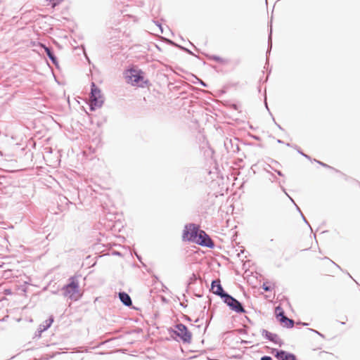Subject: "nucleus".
<instances>
[{"instance_id": "nucleus-1", "label": "nucleus", "mask_w": 360, "mask_h": 360, "mask_svg": "<svg viewBox=\"0 0 360 360\" xmlns=\"http://www.w3.org/2000/svg\"><path fill=\"white\" fill-rule=\"evenodd\" d=\"M182 239L184 241L195 243L203 247L213 248L214 243L210 236L203 230L200 229L198 225L190 223L184 226Z\"/></svg>"}, {"instance_id": "nucleus-2", "label": "nucleus", "mask_w": 360, "mask_h": 360, "mask_svg": "<svg viewBox=\"0 0 360 360\" xmlns=\"http://www.w3.org/2000/svg\"><path fill=\"white\" fill-rule=\"evenodd\" d=\"M68 281V283L61 288L62 295L71 300L77 301L82 297L79 281L75 276H71Z\"/></svg>"}, {"instance_id": "nucleus-3", "label": "nucleus", "mask_w": 360, "mask_h": 360, "mask_svg": "<svg viewBox=\"0 0 360 360\" xmlns=\"http://www.w3.org/2000/svg\"><path fill=\"white\" fill-rule=\"evenodd\" d=\"M175 328H169L168 333L173 339H176L174 336H177L183 342V343H191L192 339V333L188 330L187 326L183 323H177L174 326Z\"/></svg>"}, {"instance_id": "nucleus-4", "label": "nucleus", "mask_w": 360, "mask_h": 360, "mask_svg": "<svg viewBox=\"0 0 360 360\" xmlns=\"http://www.w3.org/2000/svg\"><path fill=\"white\" fill-rule=\"evenodd\" d=\"M89 100V109L91 111H95L97 108H101L104 103L101 89L94 82H92L91 84Z\"/></svg>"}, {"instance_id": "nucleus-5", "label": "nucleus", "mask_w": 360, "mask_h": 360, "mask_svg": "<svg viewBox=\"0 0 360 360\" xmlns=\"http://www.w3.org/2000/svg\"><path fill=\"white\" fill-rule=\"evenodd\" d=\"M223 302L229 307L231 311L238 314L245 313L246 311L243 304L231 295H228L223 300Z\"/></svg>"}, {"instance_id": "nucleus-6", "label": "nucleus", "mask_w": 360, "mask_h": 360, "mask_svg": "<svg viewBox=\"0 0 360 360\" xmlns=\"http://www.w3.org/2000/svg\"><path fill=\"white\" fill-rule=\"evenodd\" d=\"M211 290L214 294L220 297L222 300L229 295V293L224 290L220 281L217 279L212 281Z\"/></svg>"}, {"instance_id": "nucleus-7", "label": "nucleus", "mask_w": 360, "mask_h": 360, "mask_svg": "<svg viewBox=\"0 0 360 360\" xmlns=\"http://www.w3.org/2000/svg\"><path fill=\"white\" fill-rule=\"evenodd\" d=\"M271 353L278 360H297L294 354L283 349H273Z\"/></svg>"}, {"instance_id": "nucleus-8", "label": "nucleus", "mask_w": 360, "mask_h": 360, "mask_svg": "<svg viewBox=\"0 0 360 360\" xmlns=\"http://www.w3.org/2000/svg\"><path fill=\"white\" fill-rule=\"evenodd\" d=\"M280 310L278 313L276 314V319L281 323H284L285 326L288 328H291L294 326V321L291 319L287 317L285 314L284 311L281 308V307H276V311Z\"/></svg>"}, {"instance_id": "nucleus-9", "label": "nucleus", "mask_w": 360, "mask_h": 360, "mask_svg": "<svg viewBox=\"0 0 360 360\" xmlns=\"http://www.w3.org/2000/svg\"><path fill=\"white\" fill-rule=\"evenodd\" d=\"M261 333L263 337L276 345L281 346L283 343V341L279 338L278 335L276 333H272L266 329H262L261 330Z\"/></svg>"}, {"instance_id": "nucleus-10", "label": "nucleus", "mask_w": 360, "mask_h": 360, "mask_svg": "<svg viewBox=\"0 0 360 360\" xmlns=\"http://www.w3.org/2000/svg\"><path fill=\"white\" fill-rule=\"evenodd\" d=\"M40 46L44 50L48 58L54 64L56 67L58 66V61L57 57L55 56L53 50L52 48L46 46L44 44H40Z\"/></svg>"}, {"instance_id": "nucleus-11", "label": "nucleus", "mask_w": 360, "mask_h": 360, "mask_svg": "<svg viewBox=\"0 0 360 360\" xmlns=\"http://www.w3.org/2000/svg\"><path fill=\"white\" fill-rule=\"evenodd\" d=\"M130 79L133 78L132 82L138 84L143 79V72L141 70H130V75L128 76Z\"/></svg>"}, {"instance_id": "nucleus-12", "label": "nucleus", "mask_w": 360, "mask_h": 360, "mask_svg": "<svg viewBox=\"0 0 360 360\" xmlns=\"http://www.w3.org/2000/svg\"><path fill=\"white\" fill-rule=\"evenodd\" d=\"M119 298L122 303L126 307L132 305V301L130 296L125 292L122 291L119 292Z\"/></svg>"}, {"instance_id": "nucleus-13", "label": "nucleus", "mask_w": 360, "mask_h": 360, "mask_svg": "<svg viewBox=\"0 0 360 360\" xmlns=\"http://www.w3.org/2000/svg\"><path fill=\"white\" fill-rule=\"evenodd\" d=\"M54 321V318L53 316H51L48 319L44 321L41 324L39 325V333H42L48 328H49Z\"/></svg>"}, {"instance_id": "nucleus-14", "label": "nucleus", "mask_w": 360, "mask_h": 360, "mask_svg": "<svg viewBox=\"0 0 360 360\" xmlns=\"http://www.w3.org/2000/svg\"><path fill=\"white\" fill-rule=\"evenodd\" d=\"M206 56L210 59V60H212L214 61H216V62H218V63H221L223 62V59L218 56H215V55H206Z\"/></svg>"}, {"instance_id": "nucleus-15", "label": "nucleus", "mask_w": 360, "mask_h": 360, "mask_svg": "<svg viewBox=\"0 0 360 360\" xmlns=\"http://www.w3.org/2000/svg\"><path fill=\"white\" fill-rule=\"evenodd\" d=\"M314 160L315 162H316L318 164H319L320 165H321L322 167H323L328 168V169H333V170H335L336 172H340L339 170H338V169H335V168L332 167L331 166H330V165H327V164H326V163H324V162H321V161H319V160H316V159H314Z\"/></svg>"}, {"instance_id": "nucleus-16", "label": "nucleus", "mask_w": 360, "mask_h": 360, "mask_svg": "<svg viewBox=\"0 0 360 360\" xmlns=\"http://www.w3.org/2000/svg\"><path fill=\"white\" fill-rule=\"evenodd\" d=\"M293 148L297 150V151L298 152V153H300V155H302L303 157H304L305 158L309 160H311V158L310 156H309L308 155L304 153L301 150L300 148L297 146H294Z\"/></svg>"}, {"instance_id": "nucleus-17", "label": "nucleus", "mask_w": 360, "mask_h": 360, "mask_svg": "<svg viewBox=\"0 0 360 360\" xmlns=\"http://www.w3.org/2000/svg\"><path fill=\"white\" fill-rule=\"evenodd\" d=\"M271 33H272V30L271 29L270 33L269 34V38H268V50H267V52H266L267 54L270 53V50H271V49L272 47Z\"/></svg>"}, {"instance_id": "nucleus-18", "label": "nucleus", "mask_w": 360, "mask_h": 360, "mask_svg": "<svg viewBox=\"0 0 360 360\" xmlns=\"http://www.w3.org/2000/svg\"><path fill=\"white\" fill-rule=\"evenodd\" d=\"M197 279L198 278L196 275L195 274H193L188 281V287L191 285H193L197 281Z\"/></svg>"}, {"instance_id": "nucleus-19", "label": "nucleus", "mask_w": 360, "mask_h": 360, "mask_svg": "<svg viewBox=\"0 0 360 360\" xmlns=\"http://www.w3.org/2000/svg\"><path fill=\"white\" fill-rule=\"evenodd\" d=\"M262 289L265 292H270L271 291V286L268 283H264L262 285Z\"/></svg>"}, {"instance_id": "nucleus-20", "label": "nucleus", "mask_w": 360, "mask_h": 360, "mask_svg": "<svg viewBox=\"0 0 360 360\" xmlns=\"http://www.w3.org/2000/svg\"><path fill=\"white\" fill-rule=\"evenodd\" d=\"M179 47L184 50V51H186V53H189L190 55H192V56H195V54L189 49L185 48V47H183V46H179Z\"/></svg>"}, {"instance_id": "nucleus-21", "label": "nucleus", "mask_w": 360, "mask_h": 360, "mask_svg": "<svg viewBox=\"0 0 360 360\" xmlns=\"http://www.w3.org/2000/svg\"><path fill=\"white\" fill-rule=\"evenodd\" d=\"M300 215H301V217H302V218L303 221H304V223H305V224H307L309 226V227L310 228V229L312 231V229H311V227L310 224H309L308 221L307 220L306 217L304 216V214H302V212H301V214H300Z\"/></svg>"}, {"instance_id": "nucleus-22", "label": "nucleus", "mask_w": 360, "mask_h": 360, "mask_svg": "<svg viewBox=\"0 0 360 360\" xmlns=\"http://www.w3.org/2000/svg\"><path fill=\"white\" fill-rule=\"evenodd\" d=\"M155 23L159 27V29L160 30V32L163 33L162 27L161 23H160L158 21H155Z\"/></svg>"}, {"instance_id": "nucleus-23", "label": "nucleus", "mask_w": 360, "mask_h": 360, "mask_svg": "<svg viewBox=\"0 0 360 360\" xmlns=\"http://www.w3.org/2000/svg\"><path fill=\"white\" fill-rule=\"evenodd\" d=\"M260 360H273V359L270 356H263L261 357Z\"/></svg>"}, {"instance_id": "nucleus-24", "label": "nucleus", "mask_w": 360, "mask_h": 360, "mask_svg": "<svg viewBox=\"0 0 360 360\" xmlns=\"http://www.w3.org/2000/svg\"><path fill=\"white\" fill-rule=\"evenodd\" d=\"M198 80L199 84H200L201 86H204V87L207 86V84L205 82H203L202 80L199 79H198Z\"/></svg>"}, {"instance_id": "nucleus-25", "label": "nucleus", "mask_w": 360, "mask_h": 360, "mask_svg": "<svg viewBox=\"0 0 360 360\" xmlns=\"http://www.w3.org/2000/svg\"><path fill=\"white\" fill-rule=\"evenodd\" d=\"M41 333H39V328H38L37 331L35 333V338H40Z\"/></svg>"}, {"instance_id": "nucleus-26", "label": "nucleus", "mask_w": 360, "mask_h": 360, "mask_svg": "<svg viewBox=\"0 0 360 360\" xmlns=\"http://www.w3.org/2000/svg\"><path fill=\"white\" fill-rule=\"evenodd\" d=\"M290 199L291 201L295 205L297 210L299 211V212L301 214L302 211L300 210V207L295 203L294 200L290 197Z\"/></svg>"}, {"instance_id": "nucleus-27", "label": "nucleus", "mask_w": 360, "mask_h": 360, "mask_svg": "<svg viewBox=\"0 0 360 360\" xmlns=\"http://www.w3.org/2000/svg\"><path fill=\"white\" fill-rule=\"evenodd\" d=\"M275 172L277 173V174L280 176H283V174L282 173L281 171L280 170H275Z\"/></svg>"}, {"instance_id": "nucleus-28", "label": "nucleus", "mask_w": 360, "mask_h": 360, "mask_svg": "<svg viewBox=\"0 0 360 360\" xmlns=\"http://www.w3.org/2000/svg\"><path fill=\"white\" fill-rule=\"evenodd\" d=\"M311 331L314 332L315 333L318 334L319 335L321 336V337H323V335L319 333V331L316 330H314V329H311Z\"/></svg>"}, {"instance_id": "nucleus-29", "label": "nucleus", "mask_w": 360, "mask_h": 360, "mask_svg": "<svg viewBox=\"0 0 360 360\" xmlns=\"http://www.w3.org/2000/svg\"><path fill=\"white\" fill-rule=\"evenodd\" d=\"M275 124H276V126L281 129V130H283V129L281 127V126L278 124H277L276 122H275Z\"/></svg>"}, {"instance_id": "nucleus-30", "label": "nucleus", "mask_w": 360, "mask_h": 360, "mask_svg": "<svg viewBox=\"0 0 360 360\" xmlns=\"http://www.w3.org/2000/svg\"><path fill=\"white\" fill-rule=\"evenodd\" d=\"M180 305L182 306L183 307H186V306H187L186 304H185L184 302H181Z\"/></svg>"}, {"instance_id": "nucleus-31", "label": "nucleus", "mask_w": 360, "mask_h": 360, "mask_svg": "<svg viewBox=\"0 0 360 360\" xmlns=\"http://www.w3.org/2000/svg\"><path fill=\"white\" fill-rule=\"evenodd\" d=\"M113 255H120V253L119 252H117V251H115L113 252Z\"/></svg>"}, {"instance_id": "nucleus-32", "label": "nucleus", "mask_w": 360, "mask_h": 360, "mask_svg": "<svg viewBox=\"0 0 360 360\" xmlns=\"http://www.w3.org/2000/svg\"><path fill=\"white\" fill-rule=\"evenodd\" d=\"M239 150V148H238V146H236V150H234V149H233V152H236V150Z\"/></svg>"}, {"instance_id": "nucleus-33", "label": "nucleus", "mask_w": 360, "mask_h": 360, "mask_svg": "<svg viewBox=\"0 0 360 360\" xmlns=\"http://www.w3.org/2000/svg\"><path fill=\"white\" fill-rule=\"evenodd\" d=\"M333 264H335L338 268L340 269V266H339V265H338L337 264H335V262H333Z\"/></svg>"}, {"instance_id": "nucleus-34", "label": "nucleus", "mask_w": 360, "mask_h": 360, "mask_svg": "<svg viewBox=\"0 0 360 360\" xmlns=\"http://www.w3.org/2000/svg\"><path fill=\"white\" fill-rule=\"evenodd\" d=\"M265 105H266V109H267L268 110H269V108H268V105H267V103H266V102H265Z\"/></svg>"}, {"instance_id": "nucleus-35", "label": "nucleus", "mask_w": 360, "mask_h": 360, "mask_svg": "<svg viewBox=\"0 0 360 360\" xmlns=\"http://www.w3.org/2000/svg\"><path fill=\"white\" fill-rule=\"evenodd\" d=\"M277 142L279 143H283V141L281 140H280V139H278Z\"/></svg>"}, {"instance_id": "nucleus-36", "label": "nucleus", "mask_w": 360, "mask_h": 360, "mask_svg": "<svg viewBox=\"0 0 360 360\" xmlns=\"http://www.w3.org/2000/svg\"><path fill=\"white\" fill-rule=\"evenodd\" d=\"M186 319L188 321H191V319L188 316H186Z\"/></svg>"}, {"instance_id": "nucleus-37", "label": "nucleus", "mask_w": 360, "mask_h": 360, "mask_svg": "<svg viewBox=\"0 0 360 360\" xmlns=\"http://www.w3.org/2000/svg\"><path fill=\"white\" fill-rule=\"evenodd\" d=\"M136 257L139 261H141V257L136 255Z\"/></svg>"}, {"instance_id": "nucleus-38", "label": "nucleus", "mask_w": 360, "mask_h": 360, "mask_svg": "<svg viewBox=\"0 0 360 360\" xmlns=\"http://www.w3.org/2000/svg\"><path fill=\"white\" fill-rule=\"evenodd\" d=\"M304 326H308V323H303Z\"/></svg>"}]
</instances>
